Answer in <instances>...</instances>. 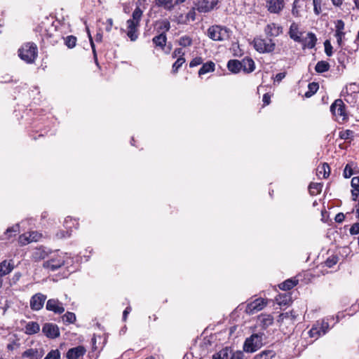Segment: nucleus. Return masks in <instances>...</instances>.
<instances>
[{
  "label": "nucleus",
  "mask_w": 359,
  "mask_h": 359,
  "mask_svg": "<svg viewBox=\"0 0 359 359\" xmlns=\"http://www.w3.org/2000/svg\"><path fill=\"white\" fill-rule=\"evenodd\" d=\"M46 296L41 293H36L30 299V308L33 311H39L43 306Z\"/></svg>",
  "instance_id": "obj_11"
},
{
  "label": "nucleus",
  "mask_w": 359,
  "mask_h": 359,
  "mask_svg": "<svg viewBox=\"0 0 359 359\" xmlns=\"http://www.w3.org/2000/svg\"><path fill=\"white\" fill-rule=\"evenodd\" d=\"M40 330V326L38 323L30 321L25 325V333L29 335L36 334Z\"/></svg>",
  "instance_id": "obj_25"
},
{
  "label": "nucleus",
  "mask_w": 359,
  "mask_h": 359,
  "mask_svg": "<svg viewBox=\"0 0 359 359\" xmlns=\"http://www.w3.org/2000/svg\"><path fill=\"white\" fill-rule=\"evenodd\" d=\"M353 201H356L359 196V188H353L351 190Z\"/></svg>",
  "instance_id": "obj_59"
},
{
  "label": "nucleus",
  "mask_w": 359,
  "mask_h": 359,
  "mask_svg": "<svg viewBox=\"0 0 359 359\" xmlns=\"http://www.w3.org/2000/svg\"><path fill=\"white\" fill-rule=\"evenodd\" d=\"M294 318H295V316L292 314V311L282 313L278 316V318L277 321L278 323H280L279 326L281 327L285 320L290 321V323H292Z\"/></svg>",
  "instance_id": "obj_27"
},
{
  "label": "nucleus",
  "mask_w": 359,
  "mask_h": 359,
  "mask_svg": "<svg viewBox=\"0 0 359 359\" xmlns=\"http://www.w3.org/2000/svg\"><path fill=\"white\" fill-rule=\"evenodd\" d=\"M44 359H60V352L58 349L51 350Z\"/></svg>",
  "instance_id": "obj_43"
},
{
  "label": "nucleus",
  "mask_w": 359,
  "mask_h": 359,
  "mask_svg": "<svg viewBox=\"0 0 359 359\" xmlns=\"http://www.w3.org/2000/svg\"><path fill=\"white\" fill-rule=\"evenodd\" d=\"M242 69L246 73H250L254 71L255 65L252 58L245 57L241 60Z\"/></svg>",
  "instance_id": "obj_22"
},
{
  "label": "nucleus",
  "mask_w": 359,
  "mask_h": 359,
  "mask_svg": "<svg viewBox=\"0 0 359 359\" xmlns=\"http://www.w3.org/2000/svg\"><path fill=\"white\" fill-rule=\"evenodd\" d=\"M345 219V215L342 213V212H340V213H338L336 216H335V222H337V223H341Z\"/></svg>",
  "instance_id": "obj_60"
},
{
  "label": "nucleus",
  "mask_w": 359,
  "mask_h": 359,
  "mask_svg": "<svg viewBox=\"0 0 359 359\" xmlns=\"http://www.w3.org/2000/svg\"><path fill=\"white\" fill-rule=\"evenodd\" d=\"M218 0H201L196 5V10L200 13H208L217 4Z\"/></svg>",
  "instance_id": "obj_13"
},
{
  "label": "nucleus",
  "mask_w": 359,
  "mask_h": 359,
  "mask_svg": "<svg viewBox=\"0 0 359 359\" xmlns=\"http://www.w3.org/2000/svg\"><path fill=\"white\" fill-rule=\"evenodd\" d=\"M65 264V257L58 252H50L48 259L43 262V268L51 271H55L60 269Z\"/></svg>",
  "instance_id": "obj_4"
},
{
  "label": "nucleus",
  "mask_w": 359,
  "mask_h": 359,
  "mask_svg": "<svg viewBox=\"0 0 359 359\" xmlns=\"http://www.w3.org/2000/svg\"><path fill=\"white\" fill-rule=\"evenodd\" d=\"M19 242L21 245H26L31 242V241L29 240V236H27L25 234H22L19 237Z\"/></svg>",
  "instance_id": "obj_56"
},
{
  "label": "nucleus",
  "mask_w": 359,
  "mask_h": 359,
  "mask_svg": "<svg viewBox=\"0 0 359 359\" xmlns=\"http://www.w3.org/2000/svg\"><path fill=\"white\" fill-rule=\"evenodd\" d=\"M70 235H71V231H69V230H60L58 232H57L56 237L57 238L61 239V238L69 237Z\"/></svg>",
  "instance_id": "obj_50"
},
{
  "label": "nucleus",
  "mask_w": 359,
  "mask_h": 359,
  "mask_svg": "<svg viewBox=\"0 0 359 359\" xmlns=\"http://www.w3.org/2000/svg\"><path fill=\"white\" fill-rule=\"evenodd\" d=\"M330 67V65L327 62L321 60L317 62L315 70L316 72L321 74L327 72Z\"/></svg>",
  "instance_id": "obj_31"
},
{
  "label": "nucleus",
  "mask_w": 359,
  "mask_h": 359,
  "mask_svg": "<svg viewBox=\"0 0 359 359\" xmlns=\"http://www.w3.org/2000/svg\"><path fill=\"white\" fill-rule=\"evenodd\" d=\"M46 309L57 314H61L65 311L62 303L55 299H48L46 303Z\"/></svg>",
  "instance_id": "obj_14"
},
{
  "label": "nucleus",
  "mask_w": 359,
  "mask_h": 359,
  "mask_svg": "<svg viewBox=\"0 0 359 359\" xmlns=\"http://www.w3.org/2000/svg\"><path fill=\"white\" fill-rule=\"evenodd\" d=\"M167 41L166 35L165 33H161L158 36L153 38L152 41L156 45L161 48H163L165 46Z\"/></svg>",
  "instance_id": "obj_28"
},
{
  "label": "nucleus",
  "mask_w": 359,
  "mask_h": 359,
  "mask_svg": "<svg viewBox=\"0 0 359 359\" xmlns=\"http://www.w3.org/2000/svg\"><path fill=\"white\" fill-rule=\"evenodd\" d=\"M203 63V59L201 57H194L189 63L190 67L198 66Z\"/></svg>",
  "instance_id": "obj_52"
},
{
  "label": "nucleus",
  "mask_w": 359,
  "mask_h": 359,
  "mask_svg": "<svg viewBox=\"0 0 359 359\" xmlns=\"http://www.w3.org/2000/svg\"><path fill=\"white\" fill-rule=\"evenodd\" d=\"M231 348L226 347L213 355L212 359H230Z\"/></svg>",
  "instance_id": "obj_30"
},
{
  "label": "nucleus",
  "mask_w": 359,
  "mask_h": 359,
  "mask_svg": "<svg viewBox=\"0 0 359 359\" xmlns=\"http://www.w3.org/2000/svg\"><path fill=\"white\" fill-rule=\"evenodd\" d=\"M158 28L161 30L163 31L162 33H165V32H168L170 29V22L168 20H166V19L163 20L162 21H161L159 22Z\"/></svg>",
  "instance_id": "obj_44"
},
{
  "label": "nucleus",
  "mask_w": 359,
  "mask_h": 359,
  "mask_svg": "<svg viewBox=\"0 0 359 359\" xmlns=\"http://www.w3.org/2000/svg\"><path fill=\"white\" fill-rule=\"evenodd\" d=\"M330 173V168L329 165L326 163H324L322 164L321 166H318L317 169V175L318 176H320V175H323V178H327L329 177Z\"/></svg>",
  "instance_id": "obj_32"
},
{
  "label": "nucleus",
  "mask_w": 359,
  "mask_h": 359,
  "mask_svg": "<svg viewBox=\"0 0 359 359\" xmlns=\"http://www.w3.org/2000/svg\"><path fill=\"white\" fill-rule=\"evenodd\" d=\"M20 230L19 224H17L10 228H8L6 231L5 232L6 235H8V238H10L13 235H15L17 232Z\"/></svg>",
  "instance_id": "obj_45"
},
{
  "label": "nucleus",
  "mask_w": 359,
  "mask_h": 359,
  "mask_svg": "<svg viewBox=\"0 0 359 359\" xmlns=\"http://www.w3.org/2000/svg\"><path fill=\"white\" fill-rule=\"evenodd\" d=\"M184 57H178L177 60L174 62L172 67V72L175 74L178 72L179 69L182 66V65L185 62Z\"/></svg>",
  "instance_id": "obj_39"
},
{
  "label": "nucleus",
  "mask_w": 359,
  "mask_h": 359,
  "mask_svg": "<svg viewBox=\"0 0 359 359\" xmlns=\"http://www.w3.org/2000/svg\"><path fill=\"white\" fill-rule=\"evenodd\" d=\"M262 100L265 105H268V104H269V103L271 102V96L268 93H265L263 95Z\"/></svg>",
  "instance_id": "obj_61"
},
{
  "label": "nucleus",
  "mask_w": 359,
  "mask_h": 359,
  "mask_svg": "<svg viewBox=\"0 0 359 359\" xmlns=\"http://www.w3.org/2000/svg\"><path fill=\"white\" fill-rule=\"evenodd\" d=\"M258 319L264 328L271 325L273 322V318L270 314H261Z\"/></svg>",
  "instance_id": "obj_26"
},
{
  "label": "nucleus",
  "mask_w": 359,
  "mask_h": 359,
  "mask_svg": "<svg viewBox=\"0 0 359 359\" xmlns=\"http://www.w3.org/2000/svg\"><path fill=\"white\" fill-rule=\"evenodd\" d=\"M266 7L272 13H278L284 7L283 0H267Z\"/></svg>",
  "instance_id": "obj_16"
},
{
  "label": "nucleus",
  "mask_w": 359,
  "mask_h": 359,
  "mask_svg": "<svg viewBox=\"0 0 359 359\" xmlns=\"http://www.w3.org/2000/svg\"><path fill=\"white\" fill-rule=\"evenodd\" d=\"M316 41L317 38L315 34L309 32L305 37L301 38L299 43L302 44L304 48H307L311 49L315 47Z\"/></svg>",
  "instance_id": "obj_18"
},
{
  "label": "nucleus",
  "mask_w": 359,
  "mask_h": 359,
  "mask_svg": "<svg viewBox=\"0 0 359 359\" xmlns=\"http://www.w3.org/2000/svg\"><path fill=\"white\" fill-rule=\"evenodd\" d=\"M345 24L342 20H337L335 22V34L334 36L337 39V44L339 47L343 46V39L345 37Z\"/></svg>",
  "instance_id": "obj_12"
},
{
  "label": "nucleus",
  "mask_w": 359,
  "mask_h": 359,
  "mask_svg": "<svg viewBox=\"0 0 359 359\" xmlns=\"http://www.w3.org/2000/svg\"><path fill=\"white\" fill-rule=\"evenodd\" d=\"M275 355L276 353L273 350H266L257 354L254 359H272Z\"/></svg>",
  "instance_id": "obj_33"
},
{
  "label": "nucleus",
  "mask_w": 359,
  "mask_h": 359,
  "mask_svg": "<svg viewBox=\"0 0 359 359\" xmlns=\"http://www.w3.org/2000/svg\"><path fill=\"white\" fill-rule=\"evenodd\" d=\"M264 31L267 36L275 37L282 33V27L275 23H271L266 25Z\"/></svg>",
  "instance_id": "obj_20"
},
{
  "label": "nucleus",
  "mask_w": 359,
  "mask_h": 359,
  "mask_svg": "<svg viewBox=\"0 0 359 359\" xmlns=\"http://www.w3.org/2000/svg\"><path fill=\"white\" fill-rule=\"evenodd\" d=\"M107 26L106 27V31L109 32L111 30V27L113 26V20L111 18H108L107 20Z\"/></svg>",
  "instance_id": "obj_62"
},
{
  "label": "nucleus",
  "mask_w": 359,
  "mask_h": 359,
  "mask_svg": "<svg viewBox=\"0 0 359 359\" xmlns=\"http://www.w3.org/2000/svg\"><path fill=\"white\" fill-rule=\"evenodd\" d=\"M87 32H88V35L89 41H90V46L92 48V50H93V56H94V58H95V61L97 62V53H96V50H95V43L93 42V38L91 36V34H90V31H89L88 29H87Z\"/></svg>",
  "instance_id": "obj_51"
},
{
  "label": "nucleus",
  "mask_w": 359,
  "mask_h": 359,
  "mask_svg": "<svg viewBox=\"0 0 359 359\" xmlns=\"http://www.w3.org/2000/svg\"><path fill=\"white\" fill-rule=\"evenodd\" d=\"M267 302L264 299H256L255 301L248 304L246 306V312L249 314H254L262 310L266 305Z\"/></svg>",
  "instance_id": "obj_9"
},
{
  "label": "nucleus",
  "mask_w": 359,
  "mask_h": 359,
  "mask_svg": "<svg viewBox=\"0 0 359 359\" xmlns=\"http://www.w3.org/2000/svg\"><path fill=\"white\" fill-rule=\"evenodd\" d=\"M40 237L41 234H39L37 232H32L29 233V240L31 241V242L37 241Z\"/></svg>",
  "instance_id": "obj_57"
},
{
  "label": "nucleus",
  "mask_w": 359,
  "mask_h": 359,
  "mask_svg": "<svg viewBox=\"0 0 359 359\" xmlns=\"http://www.w3.org/2000/svg\"><path fill=\"white\" fill-rule=\"evenodd\" d=\"M86 352V349L83 346H78L69 348L66 353L67 359H79L83 356Z\"/></svg>",
  "instance_id": "obj_15"
},
{
  "label": "nucleus",
  "mask_w": 359,
  "mask_h": 359,
  "mask_svg": "<svg viewBox=\"0 0 359 359\" xmlns=\"http://www.w3.org/2000/svg\"><path fill=\"white\" fill-rule=\"evenodd\" d=\"M262 333L253 334L247 338L243 345V350L248 353H253L262 346Z\"/></svg>",
  "instance_id": "obj_5"
},
{
  "label": "nucleus",
  "mask_w": 359,
  "mask_h": 359,
  "mask_svg": "<svg viewBox=\"0 0 359 359\" xmlns=\"http://www.w3.org/2000/svg\"><path fill=\"white\" fill-rule=\"evenodd\" d=\"M208 36L215 41H222L229 37V29L221 25H212L207 30Z\"/></svg>",
  "instance_id": "obj_3"
},
{
  "label": "nucleus",
  "mask_w": 359,
  "mask_h": 359,
  "mask_svg": "<svg viewBox=\"0 0 359 359\" xmlns=\"http://www.w3.org/2000/svg\"><path fill=\"white\" fill-rule=\"evenodd\" d=\"M297 282L296 280H293L292 279H287L281 284L279 285V287L282 290H290L293 288Z\"/></svg>",
  "instance_id": "obj_35"
},
{
  "label": "nucleus",
  "mask_w": 359,
  "mask_h": 359,
  "mask_svg": "<svg viewBox=\"0 0 359 359\" xmlns=\"http://www.w3.org/2000/svg\"><path fill=\"white\" fill-rule=\"evenodd\" d=\"M337 262V257H333L332 258H328L326 261H325V265L329 267V268H331L334 265H335Z\"/></svg>",
  "instance_id": "obj_55"
},
{
  "label": "nucleus",
  "mask_w": 359,
  "mask_h": 359,
  "mask_svg": "<svg viewBox=\"0 0 359 359\" xmlns=\"http://www.w3.org/2000/svg\"><path fill=\"white\" fill-rule=\"evenodd\" d=\"M351 184L352 188H359V177H353Z\"/></svg>",
  "instance_id": "obj_58"
},
{
  "label": "nucleus",
  "mask_w": 359,
  "mask_h": 359,
  "mask_svg": "<svg viewBox=\"0 0 359 359\" xmlns=\"http://www.w3.org/2000/svg\"><path fill=\"white\" fill-rule=\"evenodd\" d=\"M142 16V11L140 7H137L132 14V18L127 20V36L130 41H135L138 38V28L140 27V22Z\"/></svg>",
  "instance_id": "obj_1"
},
{
  "label": "nucleus",
  "mask_w": 359,
  "mask_h": 359,
  "mask_svg": "<svg viewBox=\"0 0 359 359\" xmlns=\"http://www.w3.org/2000/svg\"><path fill=\"white\" fill-rule=\"evenodd\" d=\"M323 184L321 183L312 182L309 186V193L312 196L320 194L322 191Z\"/></svg>",
  "instance_id": "obj_34"
},
{
  "label": "nucleus",
  "mask_w": 359,
  "mask_h": 359,
  "mask_svg": "<svg viewBox=\"0 0 359 359\" xmlns=\"http://www.w3.org/2000/svg\"><path fill=\"white\" fill-rule=\"evenodd\" d=\"M353 131L351 130H342V131H340L339 133V137L341 139V140H353Z\"/></svg>",
  "instance_id": "obj_38"
},
{
  "label": "nucleus",
  "mask_w": 359,
  "mask_h": 359,
  "mask_svg": "<svg viewBox=\"0 0 359 359\" xmlns=\"http://www.w3.org/2000/svg\"><path fill=\"white\" fill-rule=\"evenodd\" d=\"M329 328L328 322L323 320L321 323H319L318 321L309 330V334L311 337L317 339L320 336L325 334Z\"/></svg>",
  "instance_id": "obj_7"
},
{
  "label": "nucleus",
  "mask_w": 359,
  "mask_h": 359,
  "mask_svg": "<svg viewBox=\"0 0 359 359\" xmlns=\"http://www.w3.org/2000/svg\"><path fill=\"white\" fill-rule=\"evenodd\" d=\"M215 63L212 61H209L206 63L203 64L202 67L198 71L199 76L203 74L214 72L215 70Z\"/></svg>",
  "instance_id": "obj_29"
},
{
  "label": "nucleus",
  "mask_w": 359,
  "mask_h": 359,
  "mask_svg": "<svg viewBox=\"0 0 359 359\" xmlns=\"http://www.w3.org/2000/svg\"><path fill=\"white\" fill-rule=\"evenodd\" d=\"M76 37L72 35L68 36L65 39V45L69 48H72L76 46Z\"/></svg>",
  "instance_id": "obj_42"
},
{
  "label": "nucleus",
  "mask_w": 359,
  "mask_h": 359,
  "mask_svg": "<svg viewBox=\"0 0 359 359\" xmlns=\"http://www.w3.org/2000/svg\"><path fill=\"white\" fill-rule=\"evenodd\" d=\"M179 44L183 47L190 46L192 44V39L189 36H182L180 38Z\"/></svg>",
  "instance_id": "obj_41"
},
{
  "label": "nucleus",
  "mask_w": 359,
  "mask_h": 359,
  "mask_svg": "<svg viewBox=\"0 0 359 359\" xmlns=\"http://www.w3.org/2000/svg\"><path fill=\"white\" fill-rule=\"evenodd\" d=\"M301 34L302 33L299 32L298 25L294 22L292 23L289 30L290 37L296 42H300Z\"/></svg>",
  "instance_id": "obj_23"
},
{
  "label": "nucleus",
  "mask_w": 359,
  "mask_h": 359,
  "mask_svg": "<svg viewBox=\"0 0 359 359\" xmlns=\"http://www.w3.org/2000/svg\"><path fill=\"white\" fill-rule=\"evenodd\" d=\"M42 332L50 339H55L60 336V330L57 325L47 323L42 327Z\"/></svg>",
  "instance_id": "obj_10"
},
{
  "label": "nucleus",
  "mask_w": 359,
  "mask_h": 359,
  "mask_svg": "<svg viewBox=\"0 0 359 359\" xmlns=\"http://www.w3.org/2000/svg\"><path fill=\"white\" fill-rule=\"evenodd\" d=\"M18 55L27 63L34 62L38 55L37 46L33 42L24 43L18 50Z\"/></svg>",
  "instance_id": "obj_2"
},
{
  "label": "nucleus",
  "mask_w": 359,
  "mask_h": 359,
  "mask_svg": "<svg viewBox=\"0 0 359 359\" xmlns=\"http://www.w3.org/2000/svg\"><path fill=\"white\" fill-rule=\"evenodd\" d=\"M254 48L260 53H271L274 50L276 43L271 39L256 37L253 40Z\"/></svg>",
  "instance_id": "obj_6"
},
{
  "label": "nucleus",
  "mask_w": 359,
  "mask_h": 359,
  "mask_svg": "<svg viewBox=\"0 0 359 359\" xmlns=\"http://www.w3.org/2000/svg\"><path fill=\"white\" fill-rule=\"evenodd\" d=\"M349 231L351 235L358 234L359 233V222L353 224L351 226Z\"/></svg>",
  "instance_id": "obj_54"
},
{
  "label": "nucleus",
  "mask_w": 359,
  "mask_h": 359,
  "mask_svg": "<svg viewBox=\"0 0 359 359\" xmlns=\"http://www.w3.org/2000/svg\"><path fill=\"white\" fill-rule=\"evenodd\" d=\"M244 353L241 351H233L231 349L230 359H243Z\"/></svg>",
  "instance_id": "obj_46"
},
{
  "label": "nucleus",
  "mask_w": 359,
  "mask_h": 359,
  "mask_svg": "<svg viewBox=\"0 0 359 359\" xmlns=\"http://www.w3.org/2000/svg\"><path fill=\"white\" fill-rule=\"evenodd\" d=\"M324 46H325V52L326 55L329 57L332 56V46L330 43V41L329 40H326L324 42Z\"/></svg>",
  "instance_id": "obj_48"
},
{
  "label": "nucleus",
  "mask_w": 359,
  "mask_h": 359,
  "mask_svg": "<svg viewBox=\"0 0 359 359\" xmlns=\"http://www.w3.org/2000/svg\"><path fill=\"white\" fill-rule=\"evenodd\" d=\"M43 354L44 351L42 348H29L22 353V357L29 359H41Z\"/></svg>",
  "instance_id": "obj_19"
},
{
  "label": "nucleus",
  "mask_w": 359,
  "mask_h": 359,
  "mask_svg": "<svg viewBox=\"0 0 359 359\" xmlns=\"http://www.w3.org/2000/svg\"><path fill=\"white\" fill-rule=\"evenodd\" d=\"M14 269L12 260H4L0 263V277L10 273Z\"/></svg>",
  "instance_id": "obj_21"
},
{
  "label": "nucleus",
  "mask_w": 359,
  "mask_h": 359,
  "mask_svg": "<svg viewBox=\"0 0 359 359\" xmlns=\"http://www.w3.org/2000/svg\"><path fill=\"white\" fill-rule=\"evenodd\" d=\"M285 73H284V72L278 73L276 75L275 81L280 82L282 81V79L283 78H285Z\"/></svg>",
  "instance_id": "obj_63"
},
{
  "label": "nucleus",
  "mask_w": 359,
  "mask_h": 359,
  "mask_svg": "<svg viewBox=\"0 0 359 359\" xmlns=\"http://www.w3.org/2000/svg\"><path fill=\"white\" fill-rule=\"evenodd\" d=\"M322 0H313V11L316 15H319L321 12Z\"/></svg>",
  "instance_id": "obj_47"
},
{
  "label": "nucleus",
  "mask_w": 359,
  "mask_h": 359,
  "mask_svg": "<svg viewBox=\"0 0 359 359\" xmlns=\"http://www.w3.org/2000/svg\"><path fill=\"white\" fill-rule=\"evenodd\" d=\"M130 311H131V308L130 306H128L126 308V309L123 311V320H126L127 316L130 313Z\"/></svg>",
  "instance_id": "obj_64"
},
{
  "label": "nucleus",
  "mask_w": 359,
  "mask_h": 359,
  "mask_svg": "<svg viewBox=\"0 0 359 359\" xmlns=\"http://www.w3.org/2000/svg\"><path fill=\"white\" fill-rule=\"evenodd\" d=\"M227 67L232 73H238L242 69L241 61L238 60H230L227 63Z\"/></svg>",
  "instance_id": "obj_24"
},
{
  "label": "nucleus",
  "mask_w": 359,
  "mask_h": 359,
  "mask_svg": "<svg viewBox=\"0 0 359 359\" xmlns=\"http://www.w3.org/2000/svg\"><path fill=\"white\" fill-rule=\"evenodd\" d=\"M330 111L336 118H346L345 104L341 99L336 100L330 106Z\"/></svg>",
  "instance_id": "obj_8"
},
{
  "label": "nucleus",
  "mask_w": 359,
  "mask_h": 359,
  "mask_svg": "<svg viewBox=\"0 0 359 359\" xmlns=\"http://www.w3.org/2000/svg\"><path fill=\"white\" fill-rule=\"evenodd\" d=\"M184 52L182 48H176L172 54L173 58L184 57Z\"/></svg>",
  "instance_id": "obj_53"
},
{
  "label": "nucleus",
  "mask_w": 359,
  "mask_h": 359,
  "mask_svg": "<svg viewBox=\"0 0 359 359\" xmlns=\"http://www.w3.org/2000/svg\"><path fill=\"white\" fill-rule=\"evenodd\" d=\"M319 88V85L316 82L310 83L308 85V91L305 93V97H310L314 95Z\"/></svg>",
  "instance_id": "obj_36"
},
{
  "label": "nucleus",
  "mask_w": 359,
  "mask_h": 359,
  "mask_svg": "<svg viewBox=\"0 0 359 359\" xmlns=\"http://www.w3.org/2000/svg\"><path fill=\"white\" fill-rule=\"evenodd\" d=\"M173 2L174 0H156V5L163 6L167 10H171L174 7Z\"/></svg>",
  "instance_id": "obj_37"
},
{
  "label": "nucleus",
  "mask_w": 359,
  "mask_h": 359,
  "mask_svg": "<svg viewBox=\"0 0 359 359\" xmlns=\"http://www.w3.org/2000/svg\"><path fill=\"white\" fill-rule=\"evenodd\" d=\"M353 169L350 164H346L344 170L343 175L345 178H349L353 175Z\"/></svg>",
  "instance_id": "obj_49"
},
{
  "label": "nucleus",
  "mask_w": 359,
  "mask_h": 359,
  "mask_svg": "<svg viewBox=\"0 0 359 359\" xmlns=\"http://www.w3.org/2000/svg\"><path fill=\"white\" fill-rule=\"evenodd\" d=\"M62 318L65 323H74L76 321V315L72 312H67Z\"/></svg>",
  "instance_id": "obj_40"
},
{
  "label": "nucleus",
  "mask_w": 359,
  "mask_h": 359,
  "mask_svg": "<svg viewBox=\"0 0 359 359\" xmlns=\"http://www.w3.org/2000/svg\"><path fill=\"white\" fill-rule=\"evenodd\" d=\"M50 253L46 248L41 246L34 250L32 257L35 262H39L48 257Z\"/></svg>",
  "instance_id": "obj_17"
}]
</instances>
